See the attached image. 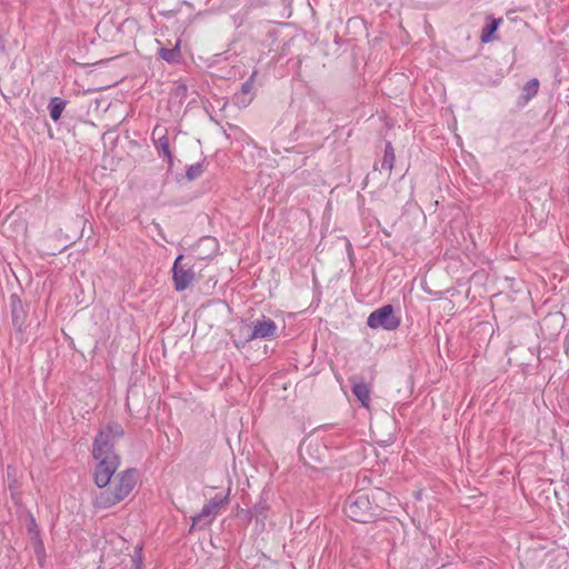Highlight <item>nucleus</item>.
Instances as JSON below:
<instances>
[{"label":"nucleus","mask_w":569,"mask_h":569,"mask_svg":"<svg viewBox=\"0 0 569 569\" xmlns=\"http://www.w3.org/2000/svg\"><path fill=\"white\" fill-rule=\"evenodd\" d=\"M124 436L122 426L109 422L94 438L92 456L97 461L93 481L100 489L93 495L94 509H109L123 501L138 482V471L129 468L116 475L120 466L119 456L114 452V443Z\"/></svg>","instance_id":"nucleus-1"},{"label":"nucleus","mask_w":569,"mask_h":569,"mask_svg":"<svg viewBox=\"0 0 569 569\" xmlns=\"http://www.w3.org/2000/svg\"><path fill=\"white\" fill-rule=\"evenodd\" d=\"M343 511L356 522L368 523L376 520L381 512L380 507L366 492H353L348 496Z\"/></svg>","instance_id":"nucleus-2"},{"label":"nucleus","mask_w":569,"mask_h":569,"mask_svg":"<svg viewBox=\"0 0 569 569\" xmlns=\"http://www.w3.org/2000/svg\"><path fill=\"white\" fill-rule=\"evenodd\" d=\"M230 491L231 489L228 488L224 495H216L202 507L199 513L192 516L190 530L211 525L217 516L220 515L221 510L229 505Z\"/></svg>","instance_id":"nucleus-3"},{"label":"nucleus","mask_w":569,"mask_h":569,"mask_svg":"<svg viewBox=\"0 0 569 569\" xmlns=\"http://www.w3.org/2000/svg\"><path fill=\"white\" fill-rule=\"evenodd\" d=\"M401 320L395 315L392 305H385L373 310L367 318V326L371 329L393 331L399 328Z\"/></svg>","instance_id":"nucleus-4"},{"label":"nucleus","mask_w":569,"mask_h":569,"mask_svg":"<svg viewBox=\"0 0 569 569\" xmlns=\"http://www.w3.org/2000/svg\"><path fill=\"white\" fill-rule=\"evenodd\" d=\"M196 278L194 263L179 254L172 266V281L177 291L186 290Z\"/></svg>","instance_id":"nucleus-5"},{"label":"nucleus","mask_w":569,"mask_h":569,"mask_svg":"<svg viewBox=\"0 0 569 569\" xmlns=\"http://www.w3.org/2000/svg\"><path fill=\"white\" fill-rule=\"evenodd\" d=\"M277 329L278 327L272 319L262 316V318L252 322L251 332L246 341L272 338L277 335Z\"/></svg>","instance_id":"nucleus-6"},{"label":"nucleus","mask_w":569,"mask_h":569,"mask_svg":"<svg viewBox=\"0 0 569 569\" xmlns=\"http://www.w3.org/2000/svg\"><path fill=\"white\" fill-rule=\"evenodd\" d=\"M151 138L159 156L166 159L169 166H172L173 156L170 149L168 129L162 126H156L152 130Z\"/></svg>","instance_id":"nucleus-7"},{"label":"nucleus","mask_w":569,"mask_h":569,"mask_svg":"<svg viewBox=\"0 0 569 569\" xmlns=\"http://www.w3.org/2000/svg\"><path fill=\"white\" fill-rule=\"evenodd\" d=\"M258 74L257 70H253L249 79L242 83L240 92L234 94V103L239 107H247L251 100V92L253 89V82Z\"/></svg>","instance_id":"nucleus-8"},{"label":"nucleus","mask_w":569,"mask_h":569,"mask_svg":"<svg viewBox=\"0 0 569 569\" xmlns=\"http://www.w3.org/2000/svg\"><path fill=\"white\" fill-rule=\"evenodd\" d=\"M351 382L352 392L356 398L361 402L363 407H368L370 401V390L368 386L362 381H355V379H351Z\"/></svg>","instance_id":"nucleus-9"},{"label":"nucleus","mask_w":569,"mask_h":569,"mask_svg":"<svg viewBox=\"0 0 569 569\" xmlns=\"http://www.w3.org/2000/svg\"><path fill=\"white\" fill-rule=\"evenodd\" d=\"M66 106H67V102L63 99H61L59 97L51 98L48 109L50 112V117L53 121H58L61 118V114H62Z\"/></svg>","instance_id":"nucleus-10"},{"label":"nucleus","mask_w":569,"mask_h":569,"mask_svg":"<svg viewBox=\"0 0 569 569\" xmlns=\"http://www.w3.org/2000/svg\"><path fill=\"white\" fill-rule=\"evenodd\" d=\"M396 161L395 150L391 142L386 143L383 158L381 160V169L391 172Z\"/></svg>","instance_id":"nucleus-11"},{"label":"nucleus","mask_w":569,"mask_h":569,"mask_svg":"<svg viewBox=\"0 0 569 569\" xmlns=\"http://www.w3.org/2000/svg\"><path fill=\"white\" fill-rule=\"evenodd\" d=\"M268 505L266 502H258L253 506L251 512L256 518V525L264 529V520L267 519Z\"/></svg>","instance_id":"nucleus-12"},{"label":"nucleus","mask_w":569,"mask_h":569,"mask_svg":"<svg viewBox=\"0 0 569 569\" xmlns=\"http://www.w3.org/2000/svg\"><path fill=\"white\" fill-rule=\"evenodd\" d=\"M501 19H492L490 23H487L481 31V42L488 43L493 40V33L497 31Z\"/></svg>","instance_id":"nucleus-13"},{"label":"nucleus","mask_w":569,"mask_h":569,"mask_svg":"<svg viewBox=\"0 0 569 569\" xmlns=\"http://www.w3.org/2000/svg\"><path fill=\"white\" fill-rule=\"evenodd\" d=\"M159 56L163 60L169 62V63H177V62H179L180 58H181V52H180V49H179V43H177V46L174 48H171V49L161 48L159 50Z\"/></svg>","instance_id":"nucleus-14"},{"label":"nucleus","mask_w":569,"mask_h":569,"mask_svg":"<svg viewBox=\"0 0 569 569\" xmlns=\"http://www.w3.org/2000/svg\"><path fill=\"white\" fill-rule=\"evenodd\" d=\"M12 325L17 331L22 332L24 328V316L21 308L12 307Z\"/></svg>","instance_id":"nucleus-15"},{"label":"nucleus","mask_w":569,"mask_h":569,"mask_svg":"<svg viewBox=\"0 0 569 569\" xmlns=\"http://www.w3.org/2000/svg\"><path fill=\"white\" fill-rule=\"evenodd\" d=\"M203 163L197 162L194 164H191L186 170V177L189 181L198 179L203 173Z\"/></svg>","instance_id":"nucleus-16"},{"label":"nucleus","mask_w":569,"mask_h":569,"mask_svg":"<svg viewBox=\"0 0 569 569\" xmlns=\"http://www.w3.org/2000/svg\"><path fill=\"white\" fill-rule=\"evenodd\" d=\"M539 89V81L538 79H531L523 86V94L527 100L535 97Z\"/></svg>","instance_id":"nucleus-17"},{"label":"nucleus","mask_w":569,"mask_h":569,"mask_svg":"<svg viewBox=\"0 0 569 569\" xmlns=\"http://www.w3.org/2000/svg\"><path fill=\"white\" fill-rule=\"evenodd\" d=\"M9 489L11 491L12 498H16V496L18 495V487L16 486V480L9 483Z\"/></svg>","instance_id":"nucleus-18"},{"label":"nucleus","mask_w":569,"mask_h":569,"mask_svg":"<svg viewBox=\"0 0 569 569\" xmlns=\"http://www.w3.org/2000/svg\"><path fill=\"white\" fill-rule=\"evenodd\" d=\"M133 562H134L133 569H142L141 559H134Z\"/></svg>","instance_id":"nucleus-19"},{"label":"nucleus","mask_w":569,"mask_h":569,"mask_svg":"<svg viewBox=\"0 0 569 569\" xmlns=\"http://www.w3.org/2000/svg\"><path fill=\"white\" fill-rule=\"evenodd\" d=\"M236 348L240 349L242 346L238 342H234Z\"/></svg>","instance_id":"nucleus-20"}]
</instances>
